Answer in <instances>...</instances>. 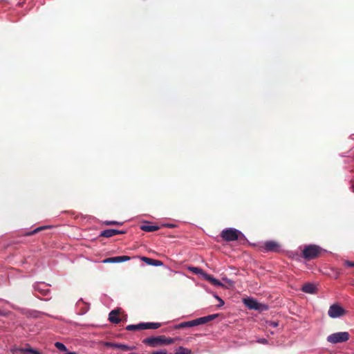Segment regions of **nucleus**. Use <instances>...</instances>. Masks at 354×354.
Instances as JSON below:
<instances>
[{"label": "nucleus", "instance_id": "obj_1", "mask_svg": "<svg viewBox=\"0 0 354 354\" xmlns=\"http://www.w3.org/2000/svg\"><path fill=\"white\" fill-rule=\"evenodd\" d=\"M221 236L227 241L245 239V235L240 230L232 227L223 230L221 232Z\"/></svg>", "mask_w": 354, "mask_h": 354}, {"label": "nucleus", "instance_id": "obj_2", "mask_svg": "<svg viewBox=\"0 0 354 354\" xmlns=\"http://www.w3.org/2000/svg\"><path fill=\"white\" fill-rule=\"evenodd\" d=\"M322 251V249L317 245H305L302 251L303 257L306 260L316 258Z\"/></svg>", "mask_w": 354, "mask_h": 354}, {"label": "nucleus", "instance_id": "obj_3", "mask_svg": "<svg viewBox=\"0 0 354 354\" xmlns=\"http://www.w3.org/2000/svg\"><path fill=\"white\" fill-rule=\"evenodd\" d=\"M349 339V333L348 332H337L329 335L326 340L333 344H336L348 341Z\"/></svg>", "mask_w": 354, "mask_h": 354}, {"label": "nucleus", "instance_id": "obj_4", "mask_svg": "<svg viewBox=\"0 0 354 354\" xmlns=\"http://www.w3.org/2000/svg\"><path fill=\"white\" fill-rule=\"evenodd\" d=\"M346 314V310L339 304H333L330 306L328 315L330 317L336 319L344 316Z\"/></svg>", "mask_w": 354, "mask_h": 354}, {"label": "nucleus", "instance_id": "obj_5", "mask_svg": "<svg viewBox=\"0 0 354 354\" xmlns=\"http://www.w3.org/2000/svg\"><path fill=\"white\" fill-rule=\"evenodd\" d=\"M244 304L252 310H257L260 311L266 310L268 309V306L265 304L259 303L256 299L248 297L243 299Z\"/></svg>", "mask_w": 354, "mask_h": 354}, {"label": "nucleus", "instance_id": "obj_6", "mask_svg": "<svg viewBox=\"0 0 354 354\" xmlns=\"http://www.w3.org/2000/svg\"><path fill=\"white\" fill-rule=\"evenodd\" d=\"M165 342V339L164 337L162 336L147 337L143 340V343L152 347H156L160 344H164Z\"/></svg>", "mask_w": 354, "mask_h": 354}, {"label": "nucleus", "instance_id": "obj_7", "mask_svg": "<svg viewBox=\"0 0 354 354\" xmlns=\"http://www.w3.org/2000/svg\"><path fill=\"white\" fill-rule=\"evenodd\" d=\"M35 292H38L41 295H47L49 292L48 285L44 282H37L33 285Z\"/></svg>", "mask_w": 354, "mask_h": 354}, {"label": "nucleus", "instance_id": "obj_8", "mask_svg": "<svg viewBox=\"0 0 354 354\" xmlns=\"http://www.w3.org/2000/svg\"><path fill=\"white\" fill-rule=\"evenodd\" d=\"M279 245L274 241H266L263 243V249L266 252H276L279 250Z\"/></svg>", "mask_w": 354, "mask_h": 354}, {"label": "nucleus", "instance_id": "obj_9", "mask_svg": "<svg viewBox=\"0 0 354 354\" xmlns=\"http://www.w3.org/2000/svg\"><path fill=\"white\" fill-rule=\"evenodd\" d=\"M124 233H125V231H122V230H115V229H107V230H103L100 233V236L109 238V237H111L115 235H117V234H124Z\"/></svg>", "mask_w": 354, "mask_h": 354}, {"label": "nucleus", "instance_id": "obj_10", "mask_svg": "<svg viewBox=\"0 0 354 354\" xmlns=\"http://www.w3.org/2000/svg\"><path fill=\"white\" fill-rule=\"evenodd\" d=\"M104 345L107 347L121 349V350L125 351H129L131 349V348L129 346H128L127 344H117V343L107 342L104 343Z\"/></svg>", "mask_w": 354, "mask_h": 354}, {"label": "nucleus", "instance_id": "obj_11", "mask_svg": "<svg viewBox=\"0 0 354 354\" xmlns=\"http://www.w3.org/2000/svg\"><path fill=\"white\" fill-rule=\"evenodd\" d=\"M301 290L306 293L315 294L317 291V288L315 284L308 283L304 284Z\"/></svg>", "mask_w": 354, "mask_h": 354}, {"label": "nucleus", "instance_id": "obj_12", "mask_svg": "<svg viewBox=\"0 0 354 354\" xmlns=\"http://www.w3.org/2000/svg\"><path fill=\"white\" fill-rule=\"evenodd\" d=\"M142 261L146 263L147 265L153 266H161L163 265V263L161 261L156 260L153 259L143 257L141 258Z\"/></svg>", "mask_w": 354, "mask_h": 354}, {"label": "nucleus", "instance_id": "obj_13", "mask_svg": "<svg viewBox=\"0 0 354 354\" xmlns=\"http://www.w3.org/2000/svg\"><path fill=\"white\" fill-rule=\"evenodd\" d=\"M12 352L19 351L24 354L30 353V354H41L39 351L35 349L31 348H15L11 349Z\"/></svg>", "mask_w": 354, "mask_h": 354}, {"label": "nucleus", "instance_id": "obj_14", "mask_svg": "<svg viewBox=\"0 0 354 354\" xmlns=\"http://www.w3.org/2000/svg\"><path fill=\"white\" fill-rule=\"evenodd\" d=\"M118 313H119L118 310H111L109 315V321L114 324H118L120 322V319L118 316Z\"/></svg>", "mask_w": 354, "mask_h": 354}, {"label": "nucleus", "instance_id": "obj_15", "mask_svg": "<svg viewBox=\"0 0 354 354\" xmlns=\"http://www.w3.org/2000/svg\"><path fill=\"white\" fill-rule=\"evenodd\" d=\"M142 330L145 329H157L160 327L161 324L158 322H142Z\"/></svg>", "mask_w": 354, "mask_h": 354}, {"label": "nucleus", "instance_id": "obj_16", "mask_svg": "<svg viewBox=\"0 0 354 354\" xmlns=\"http://www.w3.org/2000/svg\"><path fill=\"white\" fill-rule=\"evenodd\" d=\"M111 259L113 260V263H122L125 262L129 260H130V257L128 256H116L111 257Z\"/></svg>", "mask_w": 354, "mask_h": 354}, {"label": "nucleus", "instance_id": "obj_17", "mask_svg": "<svg viewBox=\"0 0 354 354\" xmlns=\"http://www.w3.org/2000/svg\"><path fill=\"white\" fill-rule=\"evenodd\" d=\"M81 304L84 305V308L80 312H78V314L82 315H84L88 310L89 305L88 304L84 302L83 300L82 299H80L77 302V306H80Z\"/></svg>", "mask_w": 354, "mask_h": 354}, {"label": "nucleus", "instance_id": "obj_18", "mask_svg": "<svg viewBox=\"0 0 354 354\" xmlns=\"http://www.w3.org/2000/svg\"><path fill=\"white\" fill-rule=\"evenodd\" d=\"M140 229L145 232H151L158 230L159 227L157 225H142L140 226Z\"/></svg>", "mask_w": 354, "mask_h": 354}, {"label": "nucleus", "instance_id": "obj_19", "mask_svg": "<svg viewBox=\"0 0 354 354\" xmlns=\"http://www.w3.org/2000/svg\"><path fill=\"white\" fill-rule=\"evenodd\" d=\"M189 326L193 327V326H196L198 325L203 324L204 320L202 317H200V318H198V319H196L194 320L189 321Z\"/></svg>", "mask_w": 354, "mask_h": 354}, {"label": "nucleus", "instance_id": "obj_20", "mask_svg": "<svg viewBox=\"0 0 354 354\" xmlns=\"http://www.w3.org/2000/svg\"><path fill=\"white\" fill-rule=\"evenodd\" d=\"M127 330H142V323L138 324H130L126 327Z\"/></svg>", "mask_w": 354, "mask_h": 354}, {"label": "nucleus", "instance_id": "obj_21", "mask_svg": "<svg viewBox=\"0 0 354 354\" xmlns=\"http://www.w3.org/2000/svg\"><path fill=\"white\" fill-rule=\"evenodd\" d=\"M189 270L196 274L201 275L203 278H204V274H207L202 269H201L198 267H189Z\"/></svg>", "mask_w": 354, "mask_h": 354}, {"label": "nucleus", "instance_id": "obj_22", "mask_svg": "<svg viewBox=\"0 0 354 354\" xmlns=\"http://www.w3.org/2000/svg\"><path fill=\"white\" fill-rule=\"evenodd\" d=\"M174 354H192V351L189 348L180 346Z\"/></svg>", "mask_w": 354, "mask_h": 354}, {"label": "nucleus", "instance_id": "obj_23", "mask_svg": "<svg viewBox=\"0 0 354 354\" xmlns=\"http://www.w3.org/2000/svg\"><path fill=\"white\" fill-rule=\"evenodd\" d=\"M55 346L59 351L68 352L66 346L62 342H57L55 343Z\"/></svg>", "mask_w": 354, "mask_h": 354}, {"label": "nucleus", "instance_id": "obj_24", "mask_svg": "<svg viewBox=\"0 0 354 354\" xmlns=\"http://www.w3.org/2000/svg\"><path fill=\"white\" fill-rule=\"evenodd\" d=\"M217 316H218L217 314H214V315H207V316H205V317H203V319L204 320V324H205V323H207V322H208L209 321L213 320Z\"/></svg>", "mask_w": 354, "mask_h": 354}, {"label": "nucleus", "instance_id": "obj_25", "mask_svg": "<svg viewBox=\"0 0 354 354\" xmlns=\"http://www.w3.org/2000/svg\"><path fill=\"white\" fill-rule=\"evenodd\" d=\"M204 279L207 280L208 281H209L213 285L217 280L216 278H214V277H212L208 274H204Z\"/></svg>", "mask_w": 354, "mask_h": 354}, {"label": "nucleus", "instance_id": "obj_26", "mask_svg": "<svg viewBox=\"0 0 354 354\" xmlns=\"http://www.w3.org/2000/svg\"><path fill=\"white\" fill-rule=\"evenodd\" d=\"M104 223L106 225H120L122 224V223H120V222H118V221H106L104 222Z\"/></svg>", "mask_w": 354, "mask_h": 354}, {"label": "nucleus", "instance_id": "obj_27", "mask_svg": "<svg viewBox=\"0 0 354 354\" xmlns=\"http://www.w3.org/2000/svg\"><path fill=\"white\" fill-rule=\"evenodd\" d=\"M50 227V226H42V227H37L35 228L34 230H32V232H29L28 234H35L44 229H46V228H48Z\"/></svg>", "mask_w": 354, "mask_h": 354}, {"label": "nucleus", "instance_id": "obj_28", "mask_svg": "<svg viewBox=\"0 0 354 354\" xmlns=\"http://www.w3.org/2000/svg\"><path fill=\"white\" fill-rule=\"evenodd\" d=\"M185 327H190L189 322H182L175 326L176 328H181Z\"/></svg>", "mask_w": 354, "mask_h": 354}, {"label": "nucleus", "instance_id": "obj_29", "mask_svg": "<svg viewBox=\"0 0 354 354\" xmlns=\"http://www.w3.org/2000/svg\"><path fill=\"white\" fill-rule=\"evenodd\" d=\"M267 326H271V327H277L279 326V323L277 322L274 321H269L266 323Z\"/></svg>", "mask_w": 354, "mask_h": 354}, {"label": "nucleus", "instance_id": "obj_30", "mask_svg": "<svg viewBox=\"0 0 354 354\" xmlns=\"http://www.w3.org/2000/svg\"><path fill=\"white\" fill-rule=\"evenodd\" d=\"M256 342L259 344H268V341L267 340V339L266 338H258Z\"/></svg>", "mask_w": 354, "mask_h": 354}, {"label": "nucleus", "instance_id": "obj_31", "mask_svg": "<svg viewBox=\"0 0 354 354\" xmlns=\"http://www.w3.org/2000/svg\"><path fill=\"white\" fill-rule=\"evenodd\" d=\"M104 263H113V260L111 259V257L105 259L102 261Z\"/></svg>", "mask_w": 354, "mask_h": 354}, {"label": "nucleus", "instance_id": "obj_32", "mask_svg": "<svg viewBox=\"0 0 354 354\" xmlns=\"http://www.w3.org/2000/svg\"><path fill=\"white\" fill-rule=\"evenodd\" d=\"M223 280L225 281L228 284H230V286H232L234 283V282L231 279L227 278H223Z\"/></svg>", "mask_w": 354, "mask_h": 354}, {"label": "nucleus", "instance_id": "obj_33", "mask_svg": "<svg viewBox=\"0 0 354 354\" xmlns=\"http://www.w3.org/2000/svg\"><path fill=\"white\" fill-rule=\"evenodd\" d=\"M214 286H219V287H223L224 286L223 283H221L220 281H218V279L216 280V281L214 283Z\"/></svg>", "mask_w": 354, "mask_h": 354}, {"label": "nucleus", "instance_id": "obj_34", "mask_svg": "<svg viewBox=\"0 0 354 354\" xmlns=\"http://www.w3.org/2000/svg\"><path fill=\"white\" fill-rule=\"evenodd\" d=\"M345 264L349 267H354V262L346 261Z\"/></svg>", "mask_w": 354, "mask_h": 354}, {"label": "nucleus", "instance_id": "obj_35", "mask_svg": "<svg viewBox=\"0 0 354 354\" xmlns=\"http://www.w3.org/2000/svg\"><path fill=\"white\" fill-rule=\"evenodd\" d=\"M151 354H167V352L165 351H159L152 353Z\"/></svg>", "mask_w": 354, "mask_h": 354}, {"label": "nucleus", "instance_id": "obj_36", "mask_svg": "<svg viewBox=\"0 0 354 354\" xmlns=\"http://www.w3.org/2000/svg\"><path fill=\"white\" fill-rule=\"evenodd\" d=\"M218 301H219V304H218L219 307H221V306L224 305V301H223V300L222 299H219Z\"/></svg>", "mask_w": 354, "mask_h": 354}, {"label": "nucleus", "instance_id": "obj_37", "mask_svg": "<svg viewBox=\"0 0 354 354\" xmlns=\"http://www.w3.org/2000/svg\"><path fill=\"white\" fill-rule=\"evenodd\" d=\"M165 342L164 344H169V343H171L173 342V340L171 339H165Z\"/></svg>", "mask_w": 354, "mask_h": 354}, {"label": "nucleus", "instance_id": "obj_38", "mask_svg": "<svg viewBox=\"0 0 354 354\" xmlns=\"http://www.w3.org/2000/svg\"><path fill=\"white\" fill-rule=\"evenodd\" d=\"M165 225L168 227H170V228H172V227H174L175 226V225H174V224H169V223L165 224Z\"/></svg>", "mask_w": 354, "mask_h": 354}, {"label": "nucleus", "instance_id": "obj_39", "mask_svg": "<svg viewBox=\"0 0 354 354\" xmlns=\"http://www.w3.org/2000/svg\"><path fill=\"white\" fill-rule=\"evenodd\" d=\"M214 297H215V298H216V299H218V300H219V299H221L218 295H215Z\"/></svg>", "mask_w": 354, "mask_h": 354}]
</instances>
